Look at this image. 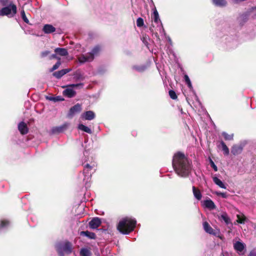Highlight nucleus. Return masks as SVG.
<instances>
[{
    "label": "nucleus",
    "instance_id": "23",
    "mask_svg": "<svg viewBox=\"0 0 256 256\" xmlns=\"http://www.w3.org/2000/svg\"><path fill=\"white\" fill-rule=\"evenodd\" d=\"M214 182L220 188L226 189V188L224 184L222 182L221 180H220L216 176L213 177L212 178Z\"/></svg>",
    "mask_w": 256,
    "mask_h": 256
},
{
    "label": "nucleus",
    "instance_id": "11",
    "mask_svg": "<svg viewBox=\"0 0 256 256\" xmlns=\"http://www.w3.org/2000/svg\"><path fill=\"white\" fill-rule=\"evenodd\" d=\"M203 227L204 230L207 233L214 236H216V233L214 232V230L210 226L207 222H204L203 223Z\"/></svg>",
    "mask_w": 256,
    "mask_h": 256
},
{
    "label": "nucleus",
    "instance_id": "49",
    "mask_svg": "<svg viewBox=\"0 0 256 256\" xmlns=\"http://www.w3.org/2000/svg\"><path fill=\"white\" fill-rule=\"evenodd\" d=\"M150 30L151 32H152V28H150Z\"/></svg>",
    "mask_w": 256,
    "mask_h": 256
},
{
    "label": "nucleus",
    "instance_id": "26",
    "mask_svg": "<svg viewBox=\"0 0 256 256\" xmlns=\"http://www.w3.org/2000/svg\"><path fill=\"white\" fill-rule=\"evenodd\" d=\"M220 144L222 146V150L224 151V154L228 155L230 153V151L226 144L224 142V141L221 140L220 142Z\"/></svg>",
    "mask_w": 256,
    "mask_h": 256
},
{
    "label": "nucleus",
    "instance_id": "18",
    "mask_svg": "<svg viewBox=\"0 0 256 256\" xmlns=\"http://www.w3.org/2000/svg\"><path fill=\"white\" fill-rule=\"evenodd\" d=\"M82 166L84 168L83 170V174L84 176H86L87 174H90L94 166H90L88 164H84V163L82 164Z\"/></svg>",
    "mask_w": 256,
    "mask_h": 256
},
{
    "label": "nucleus",
    "instance_id": "4",
    "mask_svg": "<svg viewBox=\"0 0 256 256\" xmlns=\"http://www.w3.org/2000/svg\"><path fill=\"white\" fill-rule=\"evenodd\" d=\"M17 13V8L15 4L7 6L0 9V16L12 18Z\"/></svg>",
    "mask_w": 256,
    "mask_h": 256
},
{
    "label": "nucleus",
    "instance_id": "48",
    "mask_svg": "<svg viewBox=\"0 0 256 256\" xmlns=\"http://www.w3.org/2000/svg\"><path fill=\"white\" fill-rule=\"evenodd\" d=\"M146 38V36H145V37H144V36H143V37H142V39H143V40H142V41H143V42H144V43H145L144 41H145Z\"/></svg>",
    "mask_w": 256,
    "mask_h": 256
},
{
    "label": "nucleus",
    "instance_id": "8",
    "mask_svg": "<svg viewBox=\"0 0 256 256\" xmlns=\"http://www.w3.org/2000/svg\"><path fill=\"white\" fill-rule=\"evenodd\" d=\"M68 123L65 122L60 126L54 127L52 128V132L54 134H58L62 132L68 128Z\"/></svg>",
    "mask_w": 256,
    "mask_h": 256
},
{
    "label": "nucleus",
    "instance_id": "24",
    "mask_svg": "<svg viewBox=\"0 0 256 256\" xmlns=\"http://www.w3.org/2000/svg\"><path fill=\"white\" fill-rule=\"evenodd\" d=\"M242 151V148L238 146H234L232 148V150H231V152L234 154V155H237L239 154H240Z\"/></svg>",
    "mask_w": 256,
    "mask_h": 256
},
{
    "label": "nucleus",
    "instance_id": "47",
    "mask_svg": "<svg viewBox=\"0 0 256 256\" xmlns=\"http://www.w3.org/2000/svg\"><path fill=\"white\" fill-rule=\"evenodd\" d=\"M154 34L158 38L160 39L159 36L158 32L154 33Z\"/></svg>",
    "mask_w": 256,
    "mask_h": 256
},
{
    "label": "nucleus",
    "instance_id": "36",
    "mask_svg": "<svg viewBox=\"0 0 256 256\" xmlns=\"http://www.w3.org/2000/svg\"><path fill=\"white\" fill-rule=\"evenodd\" d=\"M184 80H185L186 84H187L188 87L190 88H192V83L190 82V79L188 76L187 74H185L184 76Z\"/></svg>",
    "mask_w": 256,
    "mask_h": 256
},
{
    "label": "nucleus",
    "instance_id": "25",
    "mask_svg": "<svg viewBox=\"0 0 256 256\" xmlns=\"http://www.w3.org/2000/svg\"><path fill=\"white\" fill-rule=\"evenodd\" d=\"M78 128L90 134L92 133L91 129L83 124H78Z\"/></svg>",
    "mask_w": 256,
    "mask_h": 256
},
{
    "label": "nucleus",
    "instance_id": "2",
    "mask_svg": "<svg viewBox=\"0 0 256 256\" xmlns=\"http://www.w3.org/2000/svg\"><path fill=\"white\" fill-rule=\"evenodd\" d=\"M136 221L134 219L125 218L120 220L117 225V230L122 234H128L136 228Z\"/></svg>",
    "mask_w": 256,
    "mask_h": 256
},
{
    "label": "nucleus",
    "instance_id": "22",
    "mask_svg": "<svg viewBox=\"0 0 256 256\" xmlns=\"http://www.w3.org/2000/svg\"><path fill=\"white\" fill-rule=\"evenodd\" d=\"M213 4L217 6L220 7H223L225 6L227 2L226 0H212Z\"/></svg>",
    "mask_w": 256,
    "mask_h": 256
},
{
    "label": "nucleus",
    "instance_id": "9",
    "mask_svg": "<svg viewBox=\"0 0 256 256\" xmlns=\"http://www.w3.org/2000/svg\"><path fill=\"white\" fill-rule=\"evenodd\" d=\"M18 129L20 133L22 134H26L28 132V128L26 124L24 122H21L18 125Z\"/></svg>",
    "mask_w": 256,
    "mask_h": 256
},
{
    "label": "nucleus",
    "instance_id": "37",
    "mask_svg": "<svg viewBox=\"0 0 256 256\" xmlns=\"http://www.w3.org/2000/svg\"><path fill=\"white\" fill-rule=\"evenodd\" d=\"M47 99H48L50 100H52L54 102H58V101H62V100H64V99L63 98H61V97L60 96H58L56 97H52V96L47 97Z\"/></svg>",
    "mask_w": 256,
    "mask_h": 256
},
{
    "label": "nucleus",
    "instance_id": "5",
    "mask_svg": "<svg viewBox=\"0 0 256 256\" xmlns=\"http://www.w3.org/2000/svg\"><path fill=\"white\" fill-rule=\"evenodd\" d=\"M82 110V105L78 103L70 108L66 116L68 118H72L76 114L80 112Z\"/></svg>",
    "mask_w": 256,
    "mask_h": 256
},
{
    "label": "nucleus",
    "instance_id": "35",
    "mask_svg": "<svg viewBox=\"0 0 256 256\" xmlns=\"http://www.w3.org/2000/svg\"><path fill=\"white\" fill-rule=\"evenodd\" d=\"M220 218L224 221L226 224H228L230 222V219L226 214H222Z\"/></svg>",
    "mask_w": 256,
    "mask_h": 256
},
{
    "label": "nucleus",
    "instance_id": "6",
    "mask_svg": "<svg viewBox=\"0 0 256 256\" xmlns=\"http://www.w3.org/2000/svg\"><path fill=\"white\" fill-rule=\"evenodd\" d=\"M102 50V46L100 45L95 46L92 50L91 52H88V54L92 60L94 58V56H97L100 55Z\"/></svg>",
    "mask_w": 256,
    "mask_h": 256
},
{
    "label": "nucleus",
    "instance_id": "30",
    "mask_svg": "<svg viewBox=\"0 0 256 256\" xmlns=\"http://www.w3.org/2000/svg\"><path fill=\"white\" fill-rule=\"evenodd\" d=\"M0 4L3 7L14 4L13 2L10 0H0Z\"/></svg>",
    "mask_w": 256,
    "mask_h": 256
},
{
    "label": "nucleus",
    "instance_id": "1",
    "mask_svg": "<svg viewBox=\"0 0 256 256\" xmlns=\"http://www.w3.org/2000/svg\"><path fill=\"white\" fill-rule=\"evenodd\" d=\"M172 164L176 174L181 177L186 178L191 172L192 162L182 152H178L174 154Z\"/></svg>",
    "mask_w": 256,
    "mask_h": 256
},
{
    "label": "nucleus",
    "instance_id": "45",
    "mask_svg": "<svg viewBox=\"0 0 256 256\" xmlns=\"http://www.w3.org/2000/svg\"><path fill=\"white\" fill-rule=\"evenodd\" d=\"M248 256H256V252L254 250L251 251L250 252Z\"/></svg>",
    "mask_w": 256,
    "mask_h": 256
},
{
    "label": "nucleus",
    "instance_id": "7",
    "mask_svg": "<svg viewBox=\"0 0 256 256\" xmlns=\"http://www.w3.org/2000/svg\"><path fill=\"white\" fill-rule=\"evenodd\" d=\"M102 224V220L100 218L96 217L92 218L89 222V226L92 229L98 228Z\"/></svg>",
    "mask_w": 256,
    "mask_h": 256
},
{
    "label": "nucleus",
    "instance_id": "16",
    "mask_svg": "<svg viewBox=\"0 0 256 256\" xmlns=\"http://www.w3.org/2000/svg\"><path fill=\"white\" fill-rule=\"evenodd\" d=\"M204 206L210 210H213L216 208V206L214 202L210 199L204 200Z\"/></svg>",
    "mask_w": 256,
    "mask_h": 256
},
{
    "label": "nucleus",
    "instance_id": "32",
    "mask_svg": "<svg viewBox=\"0 0 256 256\" xmlns=\"http://www.w3.org/2000/svg\"><path fill=\"white\" fill-rule=\"evenodd\" d=\"M132 68L139 72H143L146 69L145 66H134Z\"/></svg>",
    "mask_w": 256,
    "mask_h": 256
},
{
    "label": "nucleus",
    "instance_id": "10",
    "mask_svg": "<svg viewBox=\"0 0 256 256\" xmlns=\"http://www.w3.org/2000/svg\"><path fill=\"white\" fill-rule=\"evenodd\" d=\"M71 71L70 68L63 69L60 70L55 72L52 74L54 76L58 79L60 78L63 76Z\"/></svg>",
    "mask_w": 256,
    "mask_h": 256
},
{
    "label": "nucleus",
    "instance_id": "34",
    "mask_svg": "<svg viewBox=\"0 0 256 256\" xmlns=\"http://www.w3.org/2000/svg\"><path fill=\"white\" fill-rule=\"evenodd\" d=\"M20 15L22 20L26 24H29V20L26 16L24 8H22L20 12Z\"/></svg>",
    "mask_w": 256,
    "mask_h": 256
},
{
    "label": "nucleus",
    "instance_id": "13",
    "mask_svg": "<svg viewBox=\"0 0 256 256\" xmlns=\"http://www.w3.org/2000/svg\"><path fill=\"white\" fill-rule=\"evenodd\" d=\"M95 116L94 112L92 110L86 111L82 115V118L88 120H93Z\"/></svg>",
    "mask_w": 256,
    "mask_h": 256
},
{
    "label": "nucleus",
    "instance_id": "40",
    "mask_svg": "<svg viewBox=\"0 0 256 256\" xmlns=\"http://www.w3.org/2000/svg\"><path fill=\"white\" fill-rule=\"evenodd\" d=\"M237 217H238L237 222L238 223L244 224V221L246 219V218L244 216H243L241 218L239 215H238Z\"/></svg>",
    "mask_w": 256,
    "mask_h": 256
},
{
    "label": "nucleus",
    "instance_id": "38",
    "mask_svg": "<svg viewBox=\"0 0 256 256\" xmlns=\"http://www.w3.org/2000/svg\"><path fill=\"white\" fill-rule=\"evenodd\" d=\"M170 98L172 100H176L178 98L176 92L173 90H170L168 92Z\"/></svg>",
    "mask_w": 256,
    "mask_h": 256
},
{
    "label": "nucleus",
    "instance_id": "28",
    "mask_svg": "<svg viewBox=\"0 0 256 256\" xmlns=\"http://www.w3.org/2000/svg\"><path fill=\"white\" fill-rule=\"evenodd\" d=\"M10 222L7 220H2L0 222V230L2 228H6L9 226Z\"/></svg>",
    "mask_w": 256,
    "mask_h": 256
},
{
    "label": "nucleus",
    "instance_id": "44",
    "mask_svg": "<svg viewBox=\"0 0 256 256\" xmlns=\"http://www.w3.org/2000/svg\"><path fill=\"white\" fill-rule=\"evenodd\" d=\"M84 86L83 84L80 83V84H72L68 86L74 88V87H78L79 86Z\"/></svg>",
    "mask_w": 256,
    "mask_h": 256
},
{
    "label": "nucleus",
    "instance_id": "31",
    "mask_svg": "<svg viewBox=\"0 0 256 256\" xmlns=\"http://www.w3.org/2000/svg\"><path fill=\"white\" fill-rule=\"evenodd\" d=\"M80 254L82 256H90V252L86 248H82L80 251Z\"/></svg>",
    "mask_w": 256,
    "mask_h": 256
},
{
    "label": "nucleus",
    "instance_id": "12",
    "mask_svg": "<svg viewBox=\"0 0 256 256\" xmlns=\"http://www.w3.org/2000/svg\"><path fill=\"white\" fill-rule=\"evenodd\" d=\"M56 28L50 24H46L44 26L42 31L46 34L52 33L56 31Z\"/></svg>",
    "mask_w": 256,
    "mask_h": 256
},
{
    "label": "nucleus",
    "instance_id": "43",
    "mask_svg": "<svg viewBox=\"0 0 256 256\" xmlns=\"http://www.w3.org/2000/svg\"><path fill=\"white\" fill-rule=\"evenodd\" d=\"M210 164L211 166L214 168V170L215 172H217L218 168L214 164V162L212 160H210Z\"/></svg>",
    "mask_w": 256,
    "mask_h": 256
},
{
    "label": "nucleus",
    "instance_id": "39",
    "mask_svg": "<svg viewBox=\"0 0 256 256\" xmlns=\"http://www.w3.org/2000/svg\"><path fill=\"white\" fill-rule=\"evenodd\" d=\"M136 25L138 27H142L144 25V20L142 18H138L136 20Z\"/></svg>",
    "mask_w": 256,
    "mask_h": 256
},
{
    "label": "nucleus",
    "instance_id": "33",
    "mask_svg": "<svg viewBox=\"0 0 256 256\" xmlns=\"http://www.w3.org/2000/svg\"><path fill=\"white\" fill-rule=\"evenodd\" d=\"M61 64L60 58H58V62L53 66L50 70V72H52L54 70H57Z\"/></svg>",
    "mask_w": 256,
    "mask_h": 256
},
{
    "label": "nucleus",
    "instance_id": "3",
    "mask_svg": "<svg viewBox=\"0 0 256 256\" xmlns=\"http://www.w3.org/2000/svg\"><path fill=\"white\" fill-rule=\"evenodd\" d=\"M72 250V245L68 241L60 242L56 246V251L60 256H64V254H70Z\"/></svg>",
    "mask_w": 256,
    "mask_h": 256
},
{
    "label": "nucleus",
    "instance_id": "21",
    "mask_svg": "<svg viewBox=\"0 0 256 256\" xmlns=\"http://www.w3.org/2000/svg\"><path fill=\"white\" fill-rule=\"evenodd\" d=\"M192 192L194 197L198 200H200L202 198V194L198 188H196L194 186H192Z\"/></svg>",
    "mask_w": 256,
    "mask_h": 256
},
{
    "label": "nucleus",
    "instance_id": "27",
    "mask_svg": "<svg viewBox=\"0 0 256 256\" xmlns=\"http://www.w3.org/2000/svg\"><path fill=\"white\" fill-rule=\"evenodd\" d=\"M226 140H232L234 139V134H228L226 132H222V134Z\"/></svg>",
    "mask_w": 256,
    "mask_h": 256
},
{
    "label": "nucleus",
    "instance_id": "17",
    "mask_svg": "<svg viewBox=\"0 0 256 256\" xmlns=\"http://www.w3.org/2000/svg\"><path fill=\"white\" fill-rule=\"evenodd\" d=\"M78 60L81 63H84L86 62H92V60L88 52L85 54H82L78 58Z\"/></svg>",
    "mask_w": 256,
    "mask_h": 256
},
{
    "label": "nucleus",
    "instance_id": "15",
    "mask_svg": "<svg viewBox=\"0 0 256 256\" xmlns=\"http://www.w3.org/2000/svg\"><path fill=\"white\" fill-rule=\"evenodd\" d=\"M234 248L238 252H242L245 248V245L244 243L238 241L234 244Z\"/></svg>",
    "mask_w": 256,
    "mask_h": 256
},
{
    "label": "nucleus",
    "instance_id": "42",
    "mask_svg": "<svg viewBox=\"0 0 256 256\" xmlns=\"http://www.w3.org/2000/svg\"><path fill=\"white\" fill-rule=\"evenodd\" d=\"M50 54V52L48 50H45L44 52H42L40 54L41 57L42 58H44L48 56Z\"/></svg>",
    "mask_w": 256,
    "mask_h": 256
},
{
    "label": "nucleus",
    "instance_id": "14",
    "mask_svg": "<svg viewBox=\"0 0 256 256\" xmlns=\"http://www.w3.org/2000/svg\"><path fill=\"white\" fill-rule=\"evenodd\" d=\"M62 94L68 98H72L76 96V92L72 88H67L63 91Z\"/></svg>",
    "mask_w": 256,
    "mask_h": 256
},
{
    "label": "nucleus",
    "instance_id": "20",
    "mask_svg": "<svg viewBox=\"0 0 256 256\" xmlns=\"http://www.w3.org/2000/svg\"><path fill=\"white\" fill-rule=\"evenodd\" d=\"M80 235L84 236L90 239H96V235L94 232H90L88 230L81 232Z\"/></svg>",
    "mask_w": 256,
    "mask_h": 256
},
{
    "label": "nucleus",
    "instance_id": "41",
    "mask_svg": "<svg viewBox=\"0 0 256 256\" xmlns=\"http://www.w3.org/2000/svg\"><path fill=\"white\" fill-rule=\"evenodd\" d=\"M218 196H220L222 198H226L228 196V194L226 192H217L216 193Z\"/></svg>",
    "mask_w": 256,
    "mask_h": 256
},
{
    "label": "nucleus",
    "instance_id": "46",
    "mask_svg": "<svg viewBox=\"0 0 256 256\" xmlns=\"http://www.w3.org/2000/svg\"><path fill=\"white\" fill-rule=\"evenodd\" d=\"M60 58L59 57H58L56 56V54H52L51 56H50V59H54V58H56L58 60V58Z\"/></svg>",
    "mask_w": 256,
    "mask_h": 256
},
{
    "label": "nucleus",
    "instance_id": "19",
    "mask_svg": "<svg viewBox=\"0 0 256 256\" xmlns=\"http://www.w3.org/2000/svg\"><path fill=\"white\" fill-rule=\"evenodd\" d=\"M54 52L60 56H66L68 54V50L64 48H57L54 50Z\"/></svg>",
    "mask_w": 256,
    "mask_h": 256
},
{
    "label": "nucleus",
    "instance_id": "29",
    "mask_svg": "<svg viewBox=\"0 0 256 256\" xmlns=\"http://www.w3.org/2000/svg\"><path fill=\"white\" fill-rule=\"evenodd\" d=\"M152 18L155 22L158 23L159 21H160V19L159 18L158 13L156 8H155Z\"/></svg>",
    "mask_w": 256,
    "mask_h": 256
}]
</instances>
